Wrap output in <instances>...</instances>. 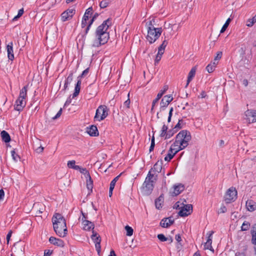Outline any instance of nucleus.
<instances>
[{"label": "nucleus", "mask_w": 256, "mask_h": 256, "mask_svg": "<svg viewBox=\"0 0 256 256\" xmlns=\"http://www.w3.org/2000/svg\"><path fill=\"white\" fill-rule=\"evenodd\" d=\"M112 18H108L100 25L95 32V40L92 44V47H99L107 43L110 38L108 30L112 26Z\"/></svg>", "instance_id": "1"}, {"label": "nucleus", "mask_w": 256, "mask_h": 256, "mask_svg": "<svg viewBox=\"0 0 256 256\" xmlns=\"http://www.w3.org/2000/svg\"><path fill=\"white\" fill-rule=\"evenodd\" d=\"M54 231L60 237L66 236L68 232L66 222L64 216L59 213H56L52 219Z\"/></svg>", "instance_id": "2"}, {"label": "nucleus", "mask_w": 256, "mask_h": 256, "mask_svg": "<svg viewBox=\"0 0 256 256\" xmlns=\"http://www.w3.org/2000/svg\"><path fill=\"white\" fill-rule=\"evenodd\" d=\"M192 136L190 132L187 130H182L176 136V140L172 146L177 147L178 151L184 149L188 145Z\"/></svg>", "instance_id": "3"}, {"label": "nucleus", "mask_w": 256, "mask_h": 256, "mask_svg": "<svg viewBox=\"0 0 256 256\" xmlns=\"http://www.w3.org/2000/svg\"><path fill=\"white\" fill-rule=\"evenodd\" d=\"M147 28L146 39L150 44H152L160 38L162 32V28H153L152 27Z\"/></svg>", "instance_id": "4"}, {"label": "nucleus", "mask_w": 256, "mask_h": 256, "mask_svg": "<svg viewBox=\"0 0 256 256\" xmlns=\"http://www.w3.org/2000/svg\"><path fill=\"white\" fill-rule=\"evenodd\" d=\"M109 108L105 105L100 106L97 110L95 116L94 120L101 121L106 118L108 115Z\"/></svg>", "instance_id": "5"}, {"label": "nucleus", "mask_w": 256, "mask_h": 256, "mask_svg": "<svg viewBox=\"0 0 256 256\" xmlns=\"http://www.w3.org/2000/svg\"><path fill=\"white\" fill-rule=\"evenodd\" d=\"M237 194L238 192L236 188L232 186L226 192L224 196V200L226 204H230L236 200Z\"/></svg>", "instance_id": "6"}, {"label": "nucleus", "mask_w": 256, "mask_h": 256, "mask_svg": "<svg viewBox=\"0 0 256 256\" xmlns=\"http://www.w3.org/2000/svg\"><path fill=\"white\" fill-rule=\"evenodd\" d=\"M155 182L144 180L142 186V190L144 192V194L148 196L154 190Z\"/></svg>", "instance_id": "7"}, {"label": "nucleus", "mask_w": 256, "mask_h": 256, "mask_svg": "<svg viewBox=\"0 0 256 256\" xmlns=\"http://www.w3.org/2000/svg\"><path fill=\"white\" fill-rule=\"evenodd\" d=\"M91 238L93 242L95 243L96 249L98 253L100 254L101 250L100 242L101 238L98 234L94 230L92 231V234L91 236Z\"/></svg>", "instance_id": "8"}, {"label": "nucleus", "mask_w": 256, "mask_h": 256, "mask_svg": "<svg viewBox=\"0 0 256 256\" xmlns=\"http://www.w3.org/2000/svg\"><path fill=\"white\" fill-rule=\"evenodd\" d=\"M192 212V204H185L182 206L178 212L179 216L181 217H184L190 214Z\"/></svg>", "instance_id": "9"}, {"label": "nucleus", "mask_w": 256, "mask_h": 256, "mask_svg": "<svg viewBox=\"0 0 256 256\" xmlns=\"http://www.w3.org/2000/svg\"><path fill=\"white\" fill-rule=\"evenodd\" d=\"M172 100L173 97L172 94L164 96L160 102V110H164Z\"/></svg>", "instance_id": "10"}, {"label": "nucleus", "mask_w": 256, "mask_h": 256, "mask_svg": "<svg viewBox=\"0 0 256 256\" xmlns=\"http://www.w3.org/2000/svg\"><path fill=\"white\" fill-rule=\"evenodd\" d=\"M75 14V10L74 9H68L66 10L63 12L61 14L62 20L63 22H66L70 18H72L73 15Z\"/></svg>", "instance_id": "11"}, {"label": "nucleus", "mask_w": 256, "mask_h": 256, "mask_svg": "<svg viewBox=\"0 0 256 256\" xmlns=\"http://www.w3.org/2000/svg\"><path fill=\"white\" fill-rule=\"evenodd\" d=\"M82 223L83 226L82 229L84 230H94V224L92 222L87 220H83V218H82Z\"/></svg>", "instance_id": "12"}, {"label": "nucleus", "mask_w": 256, "mask_h": 256, "mask_svg": "<svg viewBox=\"0 0 256 256\" xmlns=\"http://www.w3.org/2000/svg\"><path fill=\"white\" fill-rule=\"evenodd\" d=\"M24 100V98H18L16 100L14 104V110H16L18 112L22 110L26 104V102Z\"/></svg>", "instance_id": "13"}, {"label": "nucleus", "mask_w": 256, "mask_h": 256, "mask_svg": "<svg viewBox=\"0 0 256 256\" xmlns=\"http://www.w3.org/2000/svg\"><path fill=\"white\" fill-rule=\"evenodd\" d=\"M86 132L91 136H97L99 133L96 126L92 125L89 128H86Z\"/></svg>", "instance_id": "14"}, {"label": "nucleus", "mask_w": 256, "mask_h": 256, "mask_svg": "<svg viewBox=\"0 0 256 256\" xmlns=\"http://www.w3.org/2000/svg\"><path fill=\"white\" fill-rule=\"evenodd\" d=\"M49 242L50 244L60 247H64V242L62 240L54 236L50 238Z\"/></svg>", "instance_id": "15"}, {"label": "nucleus", "mask_w": 256, "mask_h": 256, "mask_svg": "<svg viewBox=\"0 0 256 256\" xmlns=\"http://www.w3.org/2000/svg\"><path fill=\"white\" fill-rule=\"evenodd\" d=\"M6 50L8 52V57L9 60L12 61L14 58V54L13 50V44L12 42H10L6 46Z\"/></svg>", "instance_id": "16"}, {"label": "nucleus", "mask_w": 256, "mask_h": 256, "mask_svg": "<svg viewBox=\"0 0 256 256\" xmlns=\"http://www.w3.org/2000/svg\"><path fill=\"white\" fill-rule=\"evenodd\" d=\"M168 87L167 85H165L164 86L162 90H160V92L158 94L156 98L153 100V106H155L156 104L158 102V101L162 97L163 94L168 90Z\"/></svg>", "instance_id": "17"}, {"label": "nucleus", "mask_w": 256, "mask_h": 256, "mask_svg": "<svg viewBox=\"0 0 256 256\" xmlns=\"http://www.w3.org/2000/svg\"><path fill=\"white\" fill-rule=\"evenodd\" d=\"M74 72L73 70L70 71L68 76L65 80L64 88L62 90V91H65L68 88V85L72 81L73 74H74Z\"/></svg>", "instance_id": "18"}, {"label": "nucleus", "mask_w": 256, "mask_h": 256, "mask_svg": "<svg viewBox=\"0 0 256 256\" xmlns=\"http://www.w3.org/2000/svg\"><path fill=\"white\" fill-rule=\"evenodd\" d=\"M164 202V196L163 194H162L160 196L155 200V206L156 209L160 210L163 206Z\"/></svg>", "instance_id": "19"}, {"label": "nucleus", "mask_w": 256, "mask_h": 256, "mask_svg": "<svg viewBox=\"0 0 256 256\" xmlns=\"http://www.w3.org/2000/svg\"><path fill=\"white\" fill-rule=\"evenodd\" d=\"M162 160L161 159L158 160L154 166V167L151 168L153 172L160 173L162 170Z\"/></svg>", "instance_id": "20"}, {"label": "nucleus", "mask_w": 256, "mask_h": 256, "mask_svg": "<svg viewBox=\"0 0 256 256\" xmlns=\"http://www.w3.org/2000/svg\"><path fill=\"white\" fill-rule=\"evenodd\" d=\"M196 66H194V67L192 68L189 72L185 88H186L188 86L190 82L192 81L193 78L194 76L196 74Z\"/></svg>", "instance_id": "21"}, {"label": "nucleus", "mask_w": 256, "mask_h": 256, "mask_svg": "<svg viewBox=\"0 0 256 256\" xmlns=\"http://www.w3.org/2000/svg\"><path fill=\"white\" fill-rule=\"evenodd\" d=\"M81 84H82L81 80H80L79 79H77V82L75 85L74 90V92L73 93V94L72 95V98H74L77 96L79 94L80 90Z\"/></svg>", "instance_id": "22"}, {"label": "nucleus", "mask_w": 256, "mask_h": 256, "mask_svg": "<svg viewBox=\"0 0 256 256\" xmlns=\"http://www.w3.org/2000/svg\"><path fill=\"white\" fill-rule=\"evenodd\" d=\"M152 172L153 171L150 169L148 172L145 180L156 183L157 180L158 175L155 174H152Z\"/></svg>", "instance_id": "23"}, {"label": "nucleus", "mask_w": 256, "mask_h": 256, "mask_svg": "<svg viewBox=\"0 0 256 256\" xmlns=\"http://www.w3.org/2000/svg\"><path fill=\"white\" fill-rule=\"evenodd\" d=\"M246 206L250 212H253L256 210V203L252 200H248L246 202Z\"/></svg>", "instance_id": "24"}, {"label": "nucleus", "mask_w": 256, "mask_h": 256, "mask_svg": "<svg viewBox=\"0 0 256 256\" xmlns=\"http://www.w3.org/2000/svg\"><path fill=\"white\" fill-rule=\"evenodd\" d=\"M184 190V186L182 184H178L174 186V196H178Z\"/></svg>", "instance_id": "25"}, {"label": "nucleus", "mask_w": 256, "mask_h": 256, "mask_svg": "<svg viewBox=\"0 0 256 256\" xmlns=\"http://www.w3.org/2000/svg\"><path fill=\"white\" fill-rule=\"evenodd\" d=\"M0 136L2 138V140L6 143L9 142L11 140L9 134L4 130L1 132Z\"/></svg>", "instance_id": "26"}, {"label": "nucleus", "mask_w": 256, "mask_h": 256, "mask_svg": "<svg viewBox=\"0 0 256 256\" xmlns=\"http://www.w3.org/2000/svg\"><path fill=\"white\" fill-rule=\"evenodd\" d=\"M28 87V85L27 84L22 88L20 91L18 98H22L24 99L26 98Z\"/></svg>", "instance_id": "27"}, {"label": "nucleus", "mask_w": 256, "mask_h": 256, "mask_svg": "<svg viewBox=\"0 0 256 256\" xmlns=\"http://www.w3.org/2000/svg\"><path fill=\"white\" fill-rule=\"evenodd\" d=\"M251 234L252 236V243L254 245H256V224L252 228Z\"/></svg>", "instance_id": "28"}, {"label": "nucleus", "mask_w": 256, "mask_h": 256, "mask_svg": "<svg viewBox=\"0 0 256 256\" xmlns=\"http://www.w3.org/2000/svg\"><path fill=\"white\" fill-rule=\"evenodd\" d=\"M67 166L70 168H73L76 170L80 169V166L76 165V161L74 160L68 161Z\"/></svg>", "instance_id": "29"}, {"label": "nucleus", "mask_w": 256, "mask_h": 256, "mask_svg": "<svg viewBox=\"0 0 256 256\" xmlns=\"http://www.w3.org/2000/svg\"><path fill=\"white\" fill-rule=\"evenodd\" d=\"M94 85L93 84H90L86 88V92L88 93L90 95H96V90H94Z\"/></svg>", "instance_id": "30"}, {"label": "nucleus", "mask_w": 256, "mask_h": 256, "mask_svg": "<svg viewBox=\"0 0 256 256\" xmlns=\"http://www.w3.org/2000/svg\"><path fill=\"white\" fill-rule=\"evenodd\" d=\"M232 19L230 18H228L226 20V22H225V23L223 25L222 27L221 28V30L220 31V33H223L226 31Z\"/></svg>", "instance_id": "31"}, {"label": "nucleus", "mask_w": 256, "mask_h": 256, "mask_svg": "<svg viewBox=\"0 0 256 256\" xmlns=\"http://www.w3.org/2000/svg\"><path fill=\"white\" fill-rule=\"evenodd\" d=\"M250 226V224L247 221H244L241 226L242 231H246L249 230Z\"/></svg>", "instance_id": "32"}, {"label": "nucleus", "mask_w": 256, "mask_h": 256, "mask_svg": "<svg viewBox=\"0 0 256 256\" xmlns=\"http://www.w3.org/2000/svg\"><path fill=\"white\" fill-rule=\"evenodd\" d=\"M179 151L177 150V149H176V150L175 152L173 153V154H167V155L165 156L164 160L165 161H167V162H170L174 157V156L176 155V154Z\"/></svg>", "instance_id": "33"}, {"label": "nucleus", "mask_w": 256, "mask_h": 256, "mask_svg": "<svg viewBox=\"0 0 256 256\" xmlns=\"http://www.w3.org/2000/svg\"><path fill=\"white\" fill-rule=\"evenodd\" d=\"M111 2L110 0H102L100 3V6L101 8H104L108 6Z\"/></svg>", "instance_id": "34"}, {"label": "nucleus", "mask_w": 256, "mask_h": 256, "mask_svg": "<svg viewBox=\"0 0 256 256\" xmlns=\"http://www.w3.org/2000/svg\"><path fill=\"white\" fill-rule=\"evenodd\" d=\"M168 218H164L162 219L160 222V226L162 228H168L170 226V224H168Z\"/></svg>", "instance_id": "35"}, {"label": "nucleus", "mask_w": 256, "mask_h": 256, "mask_svg": "<svg viewBox=\"0 0 256 256\" xmlns=\"http://www.w3.org/2000/svg\"><path fill=\"white\" fill-rule=\"evenodd\" d=\"M178 132L177 130L175 129L174 128H173L170 130H168V133L166 134L165 139L170 138V137L173 136V135Z\"/></svg>", "instance_id": "36"}, {"label": "nucleus", "mask_w": 256, "mask_h": 256, "mask_svg": "<svg viewBox=\"0 0 256 256\" xmlns=\"http://www.w3.org/2000/svg\"><path fill=\"white\" fill-rule=\"evenodd\" d=\"M11 154L12 159L14 162H17L18 160L20 159V156L16 152V149L12 150Z\"/></svg>", "instance_id": "37"}, {"label": "nucleus", "mask_w": 256, "mask_h": 256, "mask_svg": "<svg viewBox=\"0 0 256 256\" xmlns=\"http://www.w3.org/2000/svg\"><path fill=\"white\" fill-rule=\"evenodd\" d=\"M168 128L166 126L165 124H164L162 127V130H161V132L160 134V136L161 137H164V136H166V134L168 133Z\"/></svg>", "instance_id": "38"}, {"label": "nucleus", "mask_w": 256, "mask_h": 256, "mask_svg": "<svg viewBox=\"0 0 256 256\" xmlns=\"http://www.w3.org/2000/svg\"><path fill=\"white\" fill-rule=\"evenodd\" d=\"M122 173L120 174L118 176H116V177H115L112 180V182H110V188H113L114 189V186H115V185H116V182L118 180L119 178L120 177V176L122 175Z\"/></svg>", "instance_id": "39"}, {"label": "nucleus", "mask_w": 256, "mask_h": 256, "mask_svg": "<svg viewBox=\"0 0 256 256\" xmlns=\"http://www.w3.org/2000/svg\"><path fill=\"white\" fill-rule=\"evenodd\" d=\"M125 230L126 232V236H132L133 234L134 230L132 228L129 226H125Z\"/></svg>", "instance_id": "40"}, {"label": "nucleus", "mask_w": 256, "mask_h": 256, "mask_svg": "<svg viewBox=\"0 0 256 256\" xmlns=\"http://www.w3.org/2000/svg\"><path fill=\"white\" fill-rule=\"evenodd\" d=\"M89 72V68H86L85 70H84L81 74L78 76L77 79H79L81 80V79L86 76Z\"/></svg>", "instance_id": "41"}, {"label": "nucleus", "mask_w": 256, "mask_h": 256, "mask_svg": "<svg viewBox=\"0 0 256 256\" xmlns=\"http://www.w3.org/2000/svg\"><path fill=\"white\" fill-rule=\"evenodd\" d=\"M248 22L249 23L247 24L246 26L248 27L252 26L256 22V14L252 19H250Z\"/></svg>", "instance_id": "42"}, {"label": "nucleus", "mask_w": 256, "mask_h": 256, "mask_svg": "<svg viewBox=\"0 0 256 256\" xmlns=\"http://www.w3.org/2000/svg\"><path fill=\"white\" fill-rule=\"evenodd\" d=\"M93 12H94L93 8H92V6H90L84 12V14H86V15H87L91 18L93 14Z\"/></svg>", "instance_id": "43"}, {"label": "nucleus", "mask_w": 256, "mask_h": 256, "mask_svg": "<svg viewBox=\"0 0 256 256\" xmlns=\"http://www.w3.org/2000/svg\"><path fill=\"white\" fill-rule=\"evenodd\" d=\"M154 146H155L154 137V136L153 135V136H152V138L151 139V144H150V149H149L150 152H152V151L154 150Z\"/></svg>", "instance_id": "44"}, {"label": "nucleus", "mask_w": 256, "mask_h": 256, "mask_svg": "<svg viewBox=\"0 0 256 256\" xmlns=\"http://www.w3.org/2000/svg\"><path fill=\"white\" fill-rule=\"evenodd\" d=\"M155 18H152L151 20H150L147 24H148V28H150V27H152L153 28H156L154 26V25H156L155 23Z\"/></svg>", "instance_id": "45"}, {"label": "nucleus", "mask_w": 256, "mask_h": 256, "mask_svg": "<svg viewBox=\"0 0 256 256\" xmlns=\"http://www.w3.org/2000/svg\"><path fill=\"white\" fill-rule=\"evenodd\" d=\"M214 232L213 231H210V232H209V234H208V236L207 238V240H206L207 244H212V235L214 234Z\"/></svg>", "instance_id": "46"}, {"label": "nucleus", "mask_w": 256, "mask_h": 256, "mask_svg": "<svg viewBox=\"0 0 256 256\" xmlns=\"http://www.w3.org/2000/svg\"><path fill=\"white\" fill-rule=\"evenodd\" d=\"M157 237L160 242H164L168 240L167 238L166 237L164 234H158Z\"/></svg>", "instance_id": "47"}, {"label": "nucleus", "mask_w": 256, "mask_h": 256, "mask_svg": "<svg viewBox=\"0 0 256 256\" xmlns=\"http://www.w3.org/2000/svg\"><path fill=\"white\" fill-rule=\"evenodd\" d=\"M214 69L215 68L214 67V66H212V64H208L206 67V70L208 73L213 72Z\"/></svg>", "instance_id": "48"}, {"label": "nucleus", "mask_w": 256, "mask_h": 256, "mask_svg": "<svg viewBox=\"0 0 256 256\" xmlns=\"http://www.w3.org/2000/svg\"><path fill=\"white\" fill-rule=\"evenodd\" d=\"M128 98L127 100H126L124 102V106L127 108H130V99L129 98V96H130V93H128Z\"/></svg>", "instance_id": "49"}, {"label": "nucleus", "mask_w": 256, "mask_h": 256, "mask_svg": "<svg viewBox=\"0 0 256 256\" xmlns=\"http://www.w3.org/2000/svg\"><path fill=\"white\" fill-rule=\"evenodd\" d=\"M168 44V40H166V39H164L163 40L162 44L158 48H161L162 50H164V49H165L166 47V46Z\"/></svg>", "instance_id": "50"}, {"label": "nucleus", "mask_w": 256, "mask_h": 256, "mask_svg": "<svg viewBox=\"0 0 256 256\" xmlns=\"http://www.w3.org/2000/svg\"><path fill=\"white\" fill-rule=\"evenodd\" d=\"M90 26H86L84 28V34L82 35V38H86V34L88 32V31L90 30Z\"/></svg>", "instance_id": "51"}, {"label": "nucleus", "mask_w": 256, "mask_h": 256, "mask_svg": "<svg viewBox=\"0 0 256 256\" xmlns=\"http://www.w3.org/2000/svg\"><path fill=\"white\" fill-rule=\"evenodd\" d=\"M90 26H86L84 28V34L82 35V38H86V34L88 32V31L90 30Z\"/></svg>", "instance_id": "52"}, {"label": "nucleus", "mask_w": 256, "mask_h": 256, "mask_svg": "<svg viewBox=\"0 0 256 256\" xmlns=\"http://www.w3.org/2000/svg\"><path fill=\"white\" fill-rule=\"evenodd\" d=\"M250 113L252 114V118L250 122L253 123L256 122V110H252Z\"/></svg>", "instance_id": "53"}, {"label": "nucleus", "mask_w": 256, "mask_h": 256, "mask_svg": "<svg viewBox=\"0 0 256 256\" xmlns=\"http://www.w3.org/2000/svg\"><path fill=\"white\" fill-rule=\"evenodd\" d=\"M86 184H93V180L91 178L90 173L88 174V176H86Z\"/></svg>", "instance_id": "54"}, {"label": "nucleus", "mask_w": 256, "mask_h": 256, "mask_svg": "<svg viewBox=\"0 0 256 256\" xmlns=\"http://www.w3.org/2000/svg\"><path fill=\"white\" fill-rule=\"evenodd\" d=\"M78 170H79V171L80 172V173L83 174L86 176H88V174L90 173L88 170H86V168H82L80 166V169H78Z\"/></svg>", "instance_id": "55"}, {"label": "nucleus", "mask_w": 256, "mask_h": 256, "mask_svg": "<svg viewBox=\"0 0 256 256\" xmlns=\"http://www.w3.org/2000/svg\"><path fill=\"white\" fill-rule=\"evenodd\" d=\"M73 98H72V96L70 95L68 98H67L66 102H65L64 104V107L66 106H67L69 105L72 102V100Z\"/></svg>", "instance_id": "56"}, {"label": "nucleus", "mask_w": 256, "mask_h": 256, "mask_svg": "<svg viewBox=\"0 0 256 256\" xmlns=\"http://www.w3.org/2000/svg\"><path fill=\"white\" fill-rule=\"evenodd\" d=\"M182 120H179L178 123L174 127L175 129L177 130L178 131L180 129L182 128V126H181V122H182Z\"/></svg>", "instance_id": "57"}, {"label": "nucleus", "mask_w": 256, "mask_h": 256, "mask_svg": "<svg viewBox=\"0 0 256 256\" xmlns=\"http://www.w3.org/2000/svg\"><path fill=\"white\" fill-rule=\"evenodd\" d=\"M222 52H217L216 56L214 58V61L218 60H220L222 56Z\"/></svg>", "instance_id": "58"}, {"label": "nucleus", "mask_w": 256, "mask_h": 256, "mask_svg": "<svg viewBox=\"0 0 256 256\" xmlns=\"http://www.w3.org/2000/svg\"><path fill=\"white\" fill-rule=\"evenodd\" d=\"M86 187L88 190V194H90L92 192L93 184H86Z\"/></svg>", "instance_id": "59"}, {"label": "nucleus", "mask_w": 256, "mask_h": 256, "mask_svg": "<svg viewBox=\"0 0 256 256\" xmlns=\"http://www.w3.org/2000/svg\"><path fill=\"white\" fill-rule=\"evenodd\" d=\"M88 20L82 19L81 24L82 28H84L86 26H88Z\"/></svg>", "instance_id": "60"}, {"label": "nucleus", "mask_w": 256, "mask_h": 256, "mask_svg": "<svg viewBox=\"0 0 256 256\" xmlns=\"http://www.w3.org/2000/svg\"><path fill=\"white\" fill-rule=\"evenodd\" d=\"M204 246L205 249L210 250L212 252H214V249L212 248L211 244H207V242H206L204 244Z\"/></svg>", "instance_id": "61"}, {"label": "nucleus", "mask_w": 256, "mask_h": 256, "mask_svg": "<svg viewBox=\"0 0 256 256\" xmlns=\"http://www.w3.org/2000/svg\"><path fill=\"white\" fill-rule=\"evenodd\" d=\"M62 108H60V110H59V111L58 112V113L56 114L52 118V119L53 120H56L58 118H60V116H61L62 114Z\"/></svg>", "instance_id": "62"}, {"label": "nucleus", "mask_w": 256, "mask_h": 256, "mask_svg": "<svg viewBox=\"0 0 256 256\" xmlns=\"http://www.w3.org/2000/svg\"><path fill=\"white\" fill-rule=\"evenodd\" d=\"M62 108H60V110H59V111L58 112V113L56 114L52 118V119L53 120H56L58 118H60V116H61L62 114Z\"/></svg>", "instance_id": "63"}, {"label": "nucleus", "mask_w": 256, "mask_h": 256, "mask_svg": "<svg viewBox=\"0 0 256 256\" xmlns=\"http://www.w3.org/2000/svg\"><path fill=\"white\" fill-rule=\"evenodd\" d=\"M52 253V251L48 250H46L44 252V256H50Z\"/></svg>", "instance_id": "64"}]
</instances>
